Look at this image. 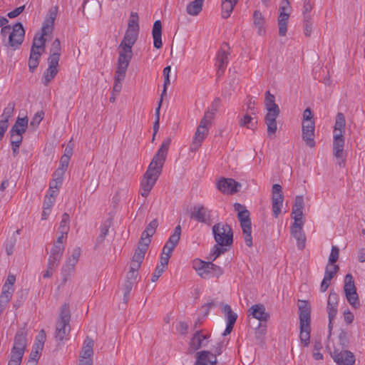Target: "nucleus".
Instances as JSON below:
<instances>
[{
	"instance_id": "obj_1",
	"label": "nucleus",
	"mask_w": 365,
	"mask_h": 365,
	"mask_svg": "<svg viewBox=\"0 0 365 365\" xmlns=\"http://www.w3.org/2000/svg\"><path fill=\"white\" fill-rule=\"evenodd\" d=\"M160 149L155 154L140 182V194L147 197L160 175Z\"/></svg>"
},
{
	"instance_id": "obj_2",
	"label": "nucleus",
	"mask_w": 365,
	"mask_h": 365,
	"mask_svg": "<svg viewBox=\"0 0 365 365\" xmlns=\"http://www.w3.org/2000/svg\"><path fill=\"white\" fill-rule=\"evenodd\" d=\"M139 31L127 29L118 49V61L130 63L132 58V48L136 42Z\"/></svg>"
},
{
	"instance_id": "obj_3",
	"label": "nucleus",
	"mask_w": 365,
	"mask_h": 365,
	"mask_svg": "<svg viewBox=\"0 0 365 365\" xmlns=\"http://www.w3.org/2000/svg\"><path fill=\"white\" fill-rule=\"evenodd\" d=\"M158 225V222L156 219L153 220L147 226L145 230L141 235L140 240L138 242L137 249L133 257V259L142 263L144 259L145 252L150 243V237L155 233V230Z\"/></svg>"
},
{
	"instance_id": "obj_4",
	"label": "nucleus",
	"mask_w": 365,
	"mask_h": 365,
	"mask_svg": "<svg viewBox=\"0 0 365 365\" xmlns=\"http://www.w3.org/2000/svg\"><path fill=\"white\" fill-rule=\"evenodd\" d=\"M235 210L237 211V217L244 234V239L247 246H252V223L250 217V212L245 207L240 203H235Z\"/></svg>"
},
{
	"instance_id": "obj_5",
	"label": "nucleus",
	"mask_w": 365,
	"mask_h": 365,
	"mask_svg": "<svg viewBox=\"0 0 365 365\" xmlns=\"http://www.w3.org/2000/svg\"><path fill=\"white\" fill-rule=\"evenodd\" d=\"M71 313L68 304H64L56 325L55 337L59 341L67 339L71 331Z\"/></svg>"
},
{
	"instance_id": "obj_6",
	"label": "nucleus",
	"mask_w": 365,
	"mask_h": 365,
	"mask_svg": "<svg viewBox=\"0 0 365 365\" xmlns=\"http://www.w3.org/2000/svg\"><path fill=\"white\" fill-rule=\"evenodd\" d=\"M212 235L217 245L221 247L230 246L233 242V232L231 227L227 223L218 222L213 225Z\"/></svg>"
},
{
	"instance_id": "obj_7",
	"label": "nucleus",
	"mask_w": 365,
	"mask_h": 365,
	"mask_svg": "<svg viewBox=\"0 0 365 365\" xmlns=\"http://www.w3.org/2000/svg\"><path fill=\"white\" fill-rule=\"evenodd\" d=\"M299 339L301 342L304 346H307L309 344L310 339V310L306 306H300L299 307Z\"/></svg>"
},
{
	"instance_id": "obj_8",
	"label": "nucleus",
	"mask_w": 365,
	"mask_h": 365,
	"mask_svg": "<svg viewBox=\"0 0 365 365\" xmlns=\"http://www.w3.org/2000/svg\"><path fill=\"white\" fill-rule=\"evenodd\" d=\"M180 234L181 227L180 225H178L175 227L173 233L169 237L168 241L164 245L161 252V255H165L163 257L161 256V272L167 268L172 252L173 251L175 247L177 245L180 240Z\"/></svg>"
},
{
	"instance_id": "obj_9",
	"label": "nucleus",
	"mask_w": 365,
	"mask_h": 365,
	"mask_svg": "<svg viewBox=\"0 0 365 365\" xmlns=\"http://www.w3.org/2000/svg\"><path fill=\"white\" fill-rule=\"evenodd\" d=\"M344 291L348 302L354 307L358 308L360 306V302L356 292V289L354 284V281L351 274H347L345 276Z\"/></svg>"
},
{
	"instance_id": "obj_10",
	"label": "nucleus",
	"mask_w": 365,
	"mask_h": 365,
	"mask_svg": "<svg viewBox=\"0 0 365 365\" xmlns=\"http://www.w3.org/2000/svg\"><path fill=\"white\" fill-rule=\"evenodd\" d=\"M24 36L25 30L22 24L20 22L15 24L9 34L7 45L12 47L14 50L19 48L24 41Z\"/></svg>"
},
{
	"instance_id": "obj_11",
	"label": "nucleus",
	"mask_w": 365,
	"mask_h": 365,
	"mask_svg": "<svg viewBox=\"0 0 365 365\" xmlns=\"http://www.w3.org/2000/svg\"><path fill=\"white\" fill-rule=\"evenodd\" d=\"M230 47L228 43H223L217 52L216 58V66L217 67V76L220 77L224 74L228 63V56L230 55Z\"/></svg>"
},
{
	"instance_id": "obj_12",
	"label": "nucleus",
	"mask_w": 365,
	"mask_h": 365,
	"mask_svg": "<svg viewBox=\"0 0 365 365\" xmlns=\"http://www.w3.org/2000/svg\"><path fill=\"white\" fill-rule=\"evenodd\" d=\"M272 208L273 215L277 217L281 212L284 196L282 195V186L279 184H274L272 190Z\"/></svg>"
},
{
	"instance_id": "obj_13",
	"label": "nucleus",
	"mask_w": 365,
	"mask_h": 365,
	"mask_svg": "<svg viewBox=\"0 0 365 365\" xmlns=\"http://www.w3.org/2000/svg\"><path fill=\"white\" fill-rule=\"evenodd\" d=\"M129 66L128 63L118 61L114 76V86L113 93L118 94L122 88V82L125 79L126 71Z\"/></svg>"
},
{
	"instance_id": "obj_14",
	"label": "nucleus",
	"mask_w": 365,
	"mask_h": 365,
	"mask_svg": "<svg viewBox=\"0 0 365 365\" xmlns=\"http://www.w3.org/2000/svg\"><path fill=\"white\" fill-rule=\"evenodd\" d=\"M331 357L338 365H354L356 361L354 354L348 350H334Z\"/></svg>"
},
{
	"instance_id": "obj_15",
	"label": "nucleus",
	"mask_w": 365,
	"mask_h": 365,
	"mask_svg": "<svg viewBox=\"0 0 365 365\" xmlns=\"http://www.w3.org/2000/svg\"><path fill=\"white\" fill-rule=\"evenodd\" d=\"M304 222H294L291 226V235L297 240V247L303 250L305 247L306 237L303 232Z\"/></svg>"
},
{
	"instance_id": "obj_16",
	"label": "nucleus",
	"mask_w": 365,
	"mask_h": 365,
	"mask_svg": "<svg viewBox=\"0 0 365 365\" xmlns=\"http://www.w3.org/2000/svg\"><path fill=\"white\" fill-rule=\"evenodd\" d=\"M240 187V183L232 178H222L217 183V189L225 194H234Z\"/></svg>"
},
{
	"instance_id": "obj_17",
	"label": "nucleus",
	"mask_w": 365,
	"mask_h": 365,
	"mask_svg": "<svg viewBox=\"0 0 365 365\" xmlns=\"http://www.w3.org/2000/svg\"><path fill=\"white\" fill-rule=\"evenodd\" d=\"M302 139L307 145L310 148L315 146L314 141V121L302 122Z\"/></svg>"
},
{
	"instance_id": "obj_18",
	"label": "nucleus",
	"mask_w": 365,
	"mask_h": 365,
	"mask_svg": "<svg viewBox=\"0 0 365 365\" xmlns=\"http://www.w3.org/2000/svg\"><path fill=\"white\" fill-rule=\"evenodd\" d=\"M264 120L267 126V134L269 137L274 135L277 129L276 118L279 114V108H268Z\"/></svg>"
},
{
	"instance_id": "obj_19",
	"label": "nucleus",
	"mask_w": 365,
	"mask_h": 365,
	"mask_svg": "<svg viewBox=\"0 0 365 365\" xmlns=\"http://www.w3.org/2000/svg\"><path fill=\"white\" fill-rule=\"evenodd\" d=\"M248 317L258 319L259 322H266L269 318V314L266 312L264 304H257L252 305L247 311Z\"/></svg>"
},
{
	"instance_id": "obj_20",
	"label": "nucleus",
	"mask_w": 365,
	"mask_h": 365,
	"mask_svg": "<svg viewBox=\"0 0 365 365\" xmlns=\"http://www.w3.org/2000/svg\"><path fill=\"white\" fill-rule=\"evenodd\" d=\"M220 100L216 98L211 106L209 107L205 113L203 118H202L200 123L198 126H202V128H207L211 124V120L214 118L216 112L220 106Z\"/></svg>"
},
{
	"instance_id": "obj_21",
	"label": "nucleus",
	"mask_w": 365,
	"mask_h": 365,
	"mask_svg": "<svg viewBox=\"0 0 365 365\" xmlns=\"http://www.w3.org/2000/svg\"><path fill=\"white\" fill-rule=\"evenodd\" d=\"M210 336V335L202 334V331H197L192 336L189 343V351L190 352H194L198 350L202 346H205L207 342L205 340Z\"/></svg>"
},
{
	"instance_id": "obj_22",
	"label": "nucleus",
	"mask_w": 365,
	"mask_h": 365,
	"mask_svg": "<svg viewBox=\"0 0 365 365\" xmlns=\"http://www.w3.org/2000/svg\"><path fill=\"white\" fill-rule=\"evenodd\" d=\"M58 62L56 60H48V67L43 73L41 78L42 83L48 86V83L54 78L58 72Z\"/></svg>"
},
{
	"instance_id": "obj_23",
	"label": "nucleus",
	"mask_w": 365,
	"mask_h": 365,
	"mask_svg": "<svg viewBox=\"0 0 365 365\" xmlns=\"http://www.w3.org/2000/svg\"><path fill=\"white\" fill-rule=\"evenodd\" d=\"M194 365H216L217 360L210 351H200L196 353Z\"/></svg>"
},
{
	"instance_id": "obj_24",
	"label": "nucleus",
	"mask_w": 365,
	"mask_h": 365,
	"mask_svg": "<svg viewBox=\"0 0 365 365\" xmlns=\"http://www.w3.org/2000/svg\"><path fill=\"white\" fill-rule=\"evenodd\" d=\"M64 251L63 245H54L51 249V255L48 259L49 268H56L60 262Z\"/></svg>"
},
{
	"instance_id": "obj_25",
	"label": "nucleus",
	"mask_w": 365,
	"mask_h": 365,
	"mask_svg": "<svg viewBox=\"0 0 365 365\" xmlns=\"http://www.w3.org/2000/svg\"><path fill=\"white\" fill-rule=\"evenodd\" d=\"M27 333L24 329H19L14 336L12 349L25 351L27 345Z\"/></svg>"
},
{
	"instance_id": "obj_26",
	"label": "nucleus",
	"mask_w": 365,
	"mask_h": 365,
	"mask_svg": "<svg viewBox=\"0 0 365 365\" xmlns=\"http://www.w3.org/2000/svg\"><path fill=\"white\" fill-rule=\"evenodd\" d=\"M209 211L202 205H197L193 207L190 217L197 222L205 223L210 218Z\"/></svg>"
},
{
	"instance_id": "obj_27",
	"label": "nucleus",
	"mask_w": 365,
	"mask_h": 365,
	"mask_svg": "<svg viewBox=\"0 0 365 365\" xmlns=\"http://www.w3.org/2000/svg\"><path fill=\"white\" fill-rule=\"evenodd\" d=\"M210 261L205 262L200 259H195L193 262L192 267L197 272V274L202 278H210Z\"/></svg>"
},
{
	"instance_id": "obj_28",
	"label": "nucleus",
	"mask_w": 365,
	"mask_h": 365,
	"mask_svg": "<svg viewBox=\"0 0 365 365\" xmlns=\"http://www.w3.org/2000/svg\"><path fill=\"white\" fill-rule=\"evenodd\" d=\"M304 205L303 197L297 196L292 210V215L294 222H304L302 220Z\"/></svg>"
},
{
	"instance_id": "obj_29",
	"label": "nucleus",
	"mask_w": 365,
	"mask_h": 365,
	"mask_svg": "<svg viewBox=\"0 0 365 365\" xmlns=\"http://www.w3.org/2000/svg\"><path fill=\"white\" fill-rule=\"evenodd\" d=\"M336 298L337 294L335 293H330L327 302V312H328V317H329V327L331 329V324L332 320L335 318L336 313H337V308H336Z\"/></svg>"
},
{
	"instance_id": "obj_30",
	"label": "nucleus",
	"mask_w": 365,
	"mask_h": 365,
	"mask_svg": "<svg viewBox=\"0 0 365 365\" xmlns=\"http://www.w3.org/2000/svg\"><path fill=\"white\" fill-rule=\"evenodd\" d=\"M344 147V139L341 133L334 134L333 150L334 155L336 158L343 157V150Z\"/></svg>"
},
{
	"instance_id": "obj_31",
	"label": "nucleus",
	"mask_w": 365,
	"mask_h": 365,
	"mask_svg": "<svg viewBox=\"0 0 365 365\" xmlns=\"http://www.w3.org/2000/svg\"><path fill=\"white\" fill-rule=\"evenodd\" d=\"M208 133L207 128H202V126H198L194 135L193 141L190 145L191 150H197L200 145L201 143L205 139V136Z\"/></svg>"
},
{
	"instance_id": "obj_32",
	"label": "nucleus",
	"mask_w": 365,
	"mask_h": 365,
	"mask_svg": "<svg viewBox=\"0 0 365 365\" xmlns=\"http://www.w3.org/2000/svg\"><path fill=\"white\" fill-rule=\"evenodd\" d=\"M47 35L43 33H37L33 40V43L31 50L38 52H44L46 48V36Z\"/></svg>"
},
{
	"instance_id": "obj_33",
	"label": "nucleus",
	"mask_w": 365,
	"mask_h": 365,
	"mask_svg": "<svg viewBox=\"0 0 365 365\" xmlns=\"http://www.w3.org/2000/svg\"><path fill=\"white\" fill-rule=\"evenodd\" d=\"M93 341L92 339L87 337L83 343V346L82 348V351L81 353V360L86 361L91 360L92 356L93 354Z\"/></svg>"
},
{
	"instance_id": "obj_34",
	"label": "nucleus",
	"mask_w": 365,
	"mask_h": 365,
	"mask_svg": "<svg viewBox=\"0 0 365 365\" xmlns=\"http://www.w3.org/2000/svg\"><path fill=\"white\" fill-rule=\"evenodd\" d=\"M29 120L27 117H18L14 125L10 130V133H16L17 134H24L28 127Z\"/></svg>"
},
{
	"instance_id": "obj_35",
	"label": "nucleus",
	"mask_w": 365,
	"mask_h": 365,
	"mask_svg": "<svg viewBox=\"0 0 365 365\" xmlns=\"http://www.w3.org/2000/svg\"><path fill=\"white\" fill-rule=\"evenodd\" d=\"M266 334V324H262L259 323L258 327L255 329V344L262 347L264 345V338Z\"/></svg>"
},
{
	"instance_id": "obj_36",
	"label": "nucleus",
	"mask_w": 365,
	"mask_h": 365,
	"mask_svg": "<svg viewBox=\"0 0 365 365\" xmlns=\"http://www.w3.org/2000/svg\"><path fill=\"white\" fill-rule=\"evenodd\" d=\"M289 18V14H279L278 16L279 35L285 36L287 31V24Z\"/></svg>"
},
{
	"instance_id": "obj_37",
	"label": "nucleus",
	"mask_w": 365,
	"mask_h": 365,
	"mask_svg": "<svg viewBox=\"0 0 365 365\" xmlns=\"http://www.w3.org/2000/svg\"><path fill=\"white\" fill-rule=\"evenodd\" d=\"M204 0H194L187 5L186 11L189 15L197 16L202 11Z\"/></svg>"
},
{
	"instance_id": "obj_38",
	"label": "nucleus",
	"mask_w": 365,
	"mask_h": 365,
	"mask_svg": "<svg viewBox=\"0 0 365 365\" xmlns=\"http://www.w3.org/2000/svg\"><path fill=\"white\" fill-rule=\"evenodd\" d=\"M254 18V24L255 26L257 29V33L259 35H264L265 33V29L264 28V19L259 11H255L253 14Z\"/></svg>"
},
{
	"instance_id": "obj_39",
	"label": "nucleus",
	"mask_w": 365,
	"mask_h": 365,
	"mask_svg": "<svg viewBox=\"0 0 365 365\" xmlns=\"http://www.w3.org/2000/svg\"><path fill=\"white\" fill-rule=\"evenodd\" d=\"M61 52V43L58 38H56L52 44L50 50V56L48 58V60H56V61H59L60 56Z\"/></svg>"
},
{
	"instance_id": "obj_40",
	"label": "nucleus",
	"mask_w": 365,
	"mask_h": 365,
	"mask_svg": "<svg viewBox=\"0 0 365 365\" xmlns=\"http://www.w3.org/2000/svg\"><path fill=\"white\" fill-rule=\"evenodd\" d=\"M238 0H224L222 3V17L223 19H227L233 9L234 6L237 3Z\"/></svg>"
},
{
	"instance_id": "obj_41",
	"label": "nucleus",
	"mask_w": 365,
	"mask_h": 365,
	"mask_svg": "<svg viewBox=\"0 0 365 365\" xmlns=\"http://www.w3.org/2000/svg\"><path fill=\"white\" fill-rule=\"evenodd\" d=\"M78 261L72 259L71 257H68L66 262V264L62 267V274L63 276V281L66 282L67 280V276L72 273L74 269L76 264Z\"/></svg>"
},
{
	"instance_id": "obj_42",
	"label": "nucleus",
	"mask_w": 365,
	"mask_h": 365,
	"mask_svg": "<svg viewBox=\"0 0 365 365\" xmlns=\"http://www.w3.org/2000/svg\"><path fill=\"white\" fill-rule=\"evenodd\" d=\"M42 53L38 51H34L31 50L30 56L29 59V68L30 72L33 73L38 67L39 63V59Z\"/></svg>"
},
{
	"instance_id": "obj_43",
	"label": "nucleus",
	"mask_w": 365,
	"mask_h": 365,
	"mask_svg": "<svg viewBox=\"0 0 365 365\" xmlns=\"http://www.w3.org/2000/svg\"><path fill=\"white\" fill-rule=\"evenodd\" d=\"M345 117L342 113H338L336 117V121L334 124V134L341 133L343 135L345 128Z\"/></svg>"
},
{
	"instance_id": "obj_44",
	"label": "nucleus",
	"mask_w": 365,
	"mask_h": 365,
	"mask_svg": "<svg viewBox=\"0 0 365 365\" xmlns=\"http://www.w3.org/2000/svg\"><path fill=\"white\" fill-rule=\"evenodd\" d=\"M24 352L11 349L8 365H21Z\"/></svg>"
},
{
	"instance_id": "obj_45",
	"label": "nucleus",
	"mask_w": 365,
	"mask_h": 365,
	"mask_svg": "<svg viewBox=\"0 0 365 365\" xmlns=\"http://www.w3.org/2000/svg\"><path fill=\"white\" fill-rule=\"evenodd\" d=\"M70 217L66 212L63 213L61 217V221L58 227V232L62 235H68L70 229Z\"/></svg>"
},
{
	"instance_id": "obj_46",
	"label": "nucleus",
	"mask_w": 365,
	"mask_h": 365,
	"mask_svg": "<svg viewBox=\"0 0 365 365\" xmlns=\"http://www.w3.org/2000/svg\"><path fill=\"white\" fill-rule=\"evenodd\" d=\"M63 175V174H61L59 172L55 171L53 174L52 180L49 183V187L58 190L62 185Z\"/></svg>"
},
{
	"instance_id": "obj_47",
	"label": "nucleus",
	"mask_w": 365,
	"mask_h": 365,
	"mask_svg": "<svg viewBox=\"0 0 365 365\" xmlns=\"http://www.w3.org/2000/svg\"><path fill=\"white\" fill-rule=\"evenodd\" d=\"M222 312L225 314L227 323L232 324H235L237 315L232 310L231 307L230 305H224L222 307Z\"/></svg>"
},
{
	"instance_id": "obj_48",
	"label": "nucleus",
	"mask_w": 365,
	"mask_h": 365,
	"mask_svg": "<svg viewBox=\"0 0 365 365\" xmlns=\"http://www.w3.org/2000/svg\"><path fill=\"white\" fill-rule=\"evenodd\" d=\"M127 29H131L133 31H139L140 27H139V17L136 12H131L128 23V28Z\"/></svg>"
},
{
	"instance_id": "obj_49",
	"label": "nucleus",
	"mask_w": 365,
	"mask_h": 365,
	"mask_svg": "<svg viewBox=\"0 0 365 365\" xmlns=\"http://www.w3.org/2000/svg\"><path fill=\"white\" fill-rule=\"evenodd\" d=\"M46 341V333L44 330H41L38 336L36 337L35 343L33 348L42 351Z\"/></svg>"
},
{
	"instance_id": "obj_50",
	"label": "nucleus",
	"mask_w": 365,
	"mask_h": 365,
	"mask_svg": "<svg viewBox=\"0 0 365 365\" xmlns=\"http://www.w3.org/2000/svg\"><path fill=\"white\" fill-rule=\"evenodd\" d=\"M153 38L154 47L160 48V20H156L153 28Z\"/></svg>"
},
{
	"instance_id": "obj_51",
	"label": "nucleus",
	"mask_w": 365,
	"mask_h": 365,
	"mask_svg": "<svg viewBox=\"0 0 365 365\" xmlns=\"http://www.w3.org/2000/svg\"><path fill=\"white\" fill-rule=\"evenodd\" d=\"M226 251V249L223 248L220 245H217V243L212 247L207 257V259L210 261H215L220 255L223 254Z\"/></svg>"
},
{
	"instance_id": "obj_52",
	"label": "nucleus",
	"mask_w": 365,
	"mask_h": 365,
	"mask_svg": "<svg viewBox=\"0 0 365 365\" xmlns=\"http://www.w3.org/2000/svg\"><path fill=\"white\" fill-rule=\"evenodd\" d=\"M170 71H171V68L170 66H166L163 71V75L165 78V80H164V84H163V92L161 93V103H163V96L166 92L167 88L170 84Z\"/></svg>"
},
{
	"instance_id": "obj_53",
	"label": "nucleus",
	"mask_w": 365,
	"mask_h": 365,
	"mask_svg": "<svg viewBox=\"0 0 365 365\" xmlns=\"http://www.w3.org/2000/svg\"><path fill=\"white\" fill-rule=\"evenodd\" d=\"M264 104L267 110L268 108H279L278 105L275 103L274 96L271 94L269 91L265 93Z\"/></svg>"
},
{
	"instance_id": "obj_54",
	"label": "nucleus",
	"mask_w": 365,
	"mask_h": 365,
	"mask_svg": "<svg viewBox=\"0 0 365 365\" xmlns=\"http://www.w3.org/2000/svg\"><path fill=\"white\" fill-rule=\"evenodd\" d=\"M339 270V267L336 264H327L325 272H324V277L332 279L335 274L338 272Z\"/></svg>"
},
{
	"instance_id": "obj_55",
	"label": "nucleus",
	"mask_w": 365,
	"mask_h": 365,
	"mask_svg": "<svg viewBox=\"0 0 365 365\" xmlns=\"http://www.w3.org/2000/svg\"><path fill=\"white\" fill-rule=\"evenodd\" d=\"M304 34L310 36L312 31V21L311 16H307L303 21Z\"/></svg>"
},
{
	"instance_id": "obj_56",
	"label": "nucleus",
	"mask_w": 365,
	"mask_h": 365,
	"mask_svg": "<svg viewBox=\"0 0 365 365\" xmlns=\"http://www.w3.org/2000/svg\"><path fill=\"white\" fill-rule=\"evenodd\" d=\"M54 21L48 19L47 17L45 19L41 32L46 35H50L53 30Z\"/></svg>"
},
{
	"instance_id": "obj_57",
	"label": "nucleus",
	"mask_w": 365,
	"mask_h": 365,
	"mask_svg": "<svg viewBox=\"0 0 365 365\" xmlns=\"http://www.w3.org/2000/svg\"><path fill=\"white\" fill-rule=\"evenodd\" d=\"M257 122H253V118L246 114L240 119V126H246L247 128L253 129L255 126Z\"/></svg>"
},
{
	"instance_id": "obj_58",
	"label": "nucleus",
	"mask_w": 365,
	"mask_h": 365,
	"mask_svg": "<svg viewBox=\"0 0 365 365\" xmlns=\"http://www.w3.org/2000/svg\"><path fill=\"white\" fill-rule=\"evenodd\" d=\"M15 108L14 102H10L8 103L7 106L4 108L3 113L1 115V118H5L6 120H9L10 118L14 114Z\"/></svg>"
},
{
	"instance_id": "obj_59",
	"label": "nucleus",
	"mask_w": 365,
	"mask_h": 365,
	"mask_svg": "<svg viewBox=\"0 0 365 365\" xmlns=\"http://www.w3.org/2000/svg\"><path fill=\"white\" fill-rule=\"evenodd\" d=\"M227 344V342H225L224 340L217 342L213 346V352H212V355H215V357L217 358V356L220 355L223 352Z\"/></svg>"
},
{
	"instance_id": "obj_60",
	"label": "nucleus",
	"mask_w": 365,
	"mask_h": 365,
	"mask_svg": "<svg viewBox=\"0 0 365 365\" xmlns=\"http://www.w3.org/2000/svg\"><path fill=\"white\" fill-rule=\"evenodd\" d=\"M213 261H210V278L212 277H219L223 274V269L212 263Z\"/></svg>"
},
{
	"instance_id": "obj_61",
	"label": "nucleus",
	"mask_w": 365,
	"mask_h": 365,
	"mask_svg": "<svg viewBox=\"0 0 365 365\" xmlns=\"http://www.w3.org/2000/svg\"><path fill=\"white\" fill-rule=\"evenodd\" d=\"M339 249L336 246H332L327 264L331 265L334 264L339 259Z\"/></svg>"
},
{
	"instance_id": "obj_62",
	"label": "nucleus",
	"mask_w": 365,
	"mask_h": 365,
	"mask_svg": "<svg viewBox=\"0 0 365 365\" xmlns=\"http://www.w3.org/2000/svg\"><path fill=\"white\" fill-rule=\"evenodd\" d=\"M69 161V158H66V156H61L59 167L56 172H59V173L64 175L68 166Z\"/></svg>"
},
{
	"instance_id": "obj_63",
	"label": "nucleus",
	"mask_w": 365,
	"mask_h": 365,
	"mask_svg": "<svg viewBox=\"0 0 365 365\" xmlns=\"http://www.w3.org/2000/svg\"><path fill=\"white\" fill-rule=\"evenodd\" d=\"M43 117L44 113L42 110L37 112L32 118L30 125L34 128L38 127L41 121L43 119Z\"/></svg>"
},
{
	"instance_id": "obj_64",
	"label": "nucleus",
	"mask_w": 365,
	"mask_h": 365,
	"mask_svg": "<svg viewBox=\"0 0 365 365\" xmlns=\"http://www.w3.org/2000/svg\"><path fill=\"white\" fill-rule=\"evenodd\" d=\"M14 292V287H10V285L4 283L2 287V291L0 296L11 299Z\"/></svg>"
}]
</instances>
